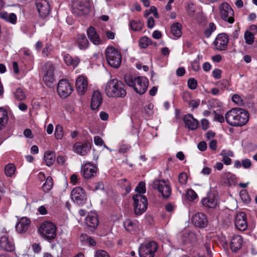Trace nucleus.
<instances>
[{"mask_svg":"<svg viewBox=\"0 0 257 257\" xmlns=\"http://www.w3.org/2000/svg\"><path fill=\"white\" fill-rule=\"evenodd\" d=\"M227 123L233 126H241L248 121V112L242 108H234L226 112L225 116Z\"/></svg>","mask_w":257,"mask_h":257,"instance_id":"f257e3e1","label":"nucleus"},{"mask_svg":"<svg viewBox=\"0 0 257 257\" xmlns=\"http://www.w3.org/2000/svg\"><path fill=\"white\" fill-rule=\"evenodd\" d=\"M123 83L116 79L109 81L105 86L106 95L109 97H124L126 92Z\"/></svg>","mask_w":257,"mask_h":257,"instance_id":"f03ea898","label":"nucleus"},{"mask_svg":"<svg viewBox=\"0 0 257 257\" xmlns=\"http://www.w3.org/2000/svg\"><path fill=\"white\" fill-rule=\"evenodd\" d=\"M56 230L55 225L49 221L43 222L39 228V232L41 236L49 241L56 237Z\"/></svg>","mask_w":257,"mask_h":257,"instance_id":"7ed1b4c3","label":"nucleus"},{"mask_svg":"<svg viewBox=\"0 0 257 257\" xmlns=\"http://www.w3.org/2000/svg\"><path fill=\"white\" fill-rule=\"evenodd\" d=\"M106 59L112 67L118 68L121 62V55L119 51L113 47H108L105 50Z\"/></svg>","mask_w":257,"mask_h":257,"instance_id":"20e7f679","label":"nucleus"},{"mask_svg":"<svg viewBox=\"0 0 257 257\" xmlns=\"http://www.w3.org/2000/svg\"><path fill=\"white\" fill-rule=\"evenodd\" d=\"M158 249V244L155 241L147 242L141 244L139 248L140 257H154Z\"/></svg>","mask_w":257,"mask_h":257,"instance_id":"39448f33","label":"nucleus"},{"mask_svg":"<svg viewBox=\"0 0 257 257\" xmlns=\"http://www.w3.org/2000/svg\"><path fill=\"white\" fill-rule=\"evenodd\" d=\"M134 204L135 213L141 215L146 211L148 207L147 197L142 194H135L133 197Z\"/></svg>","mask_w":257,"mask_h":257,"instance_id":"423d86ee","label":"nucleus"},{"mask_svg":"<svg viewBox=\"0 0 257 257\" xmlns=\"http://www.w3.org/2000/svg\"><path fill=\"white\" fill-rule=\"evenodd\" d=\"M152 187L157 190L165 199L168 198L171 194L169 183L164 180H156L153 183Z\"/></svg>","mask_w":257,"mask_h":257,"instance_id":"0eeeda50","label":"nucleus"},{"mask_svg":"<svg viewBox=\"0 0 257 257\" xmlns=\"http://www.w3.org/2000/svg\"><path fill=\"white\" fill-rule=\"evenodd\" d=\"M89 0H72L73 13L81 16L89 11Z\"/></svg>","mask_w":257,"mask_h":257,"instance_id":"6e6552de","label":"nucleus"},{"mask_svg":"<svg viewBox=\"0 0 257 257\" xmlns=\"http://www.w3.org/2000/svg\"><path fill=\"white\" fill-rule=\"evenodd\" d=\"M219 9L221 18L223 20L229 24L234 23V11L228 3H222L219 6Z\"/></svg>","mask_w":257,"mask_h":257,"instance_id":"1a4fd4ad","label":"nucleus"},{"mask_svg":"<svg viewBox=\"0 0 257 257\" xmlns=\"http://www.w3.org/2000/svg\"><path fill=\"white\" fill-rule=\"evenodd\" d=\"M71 197L72 201L79 205L84 204L87 199L85 190L79 187L73 189L71 193Z\"/></svg>","mask_w":257,"mask_h":257,"instance_id":"9d476101","label":"nucleus"},{"mask_svg":"<svg viewBox=\"0 0 257 257\" xmlns=\"http://www.w3.org/2000/svg\"><path fill=\"white\" fill-rule=\"evenodd\" d=\"M72 91V86L67 80L62 79L59 81L57 85V92L61 98H66Z\"/></svg>","mask_w":257,"mask_h":257,"instance_id":"9b49d317","label":"nucleus"},{"mask_svg":"<svg viewBox=\"0 0 257 257\" xmlns=\"http://www.w3.org/2000/svg\"><path fill=\"white\" fill-rule=\"evenodd\" d=\"M54 66L50 63H46L43 67L44 73L43 81L47 85L50 86L51 84L54 81Z\"/></svg>","mask_w":257,"mask_h":257,"instance_id":"f8f14e48","label":"nucleus"},{"mask_svg":"<svg viewBox=\"0 0 257 257\" xmlns=\"http://www.w3.org/2000/svg\"><path fill=\"white\" fill-rule=\"evenodd\" d=\"M229 41V36L225 33L217 35L213 44L215 49L219 51H224L227 49Z\"/></svg>","mask_w":257,"mask_h":257,"instance_id":"ddd939ff","label":"nucleus"},{"mask_svg":"<svg viewBox=\"0 0 257 257\" xmlns=\"http://www.w3.org/2000/svg\"><path fill=\"white\" fill-rule=\"evenodd\" d=\"M134 88L136 92L140 94H144L147 90L149 84L148 79L146 77H136Z\"/></svg>","mask_w":257,"mask_h":257,"instance_id":"4468645a","label":"nucleus"},{"mask_svg":"<svg viewBox=\"0 0 257 257\" xmlns=\"http://www.w3.org/2000/svg\"><path fill=\"white\" fill-rule=\"evenodd\" d=\"M35 4L40 17L45 18L49 15L50 6L47 0H37Z\"/></svg>","mask_w":257,"mask_h":257,"instance_id":"2eb2a0df","label":"nucleus"},{"mask_svg":"<svg viewBox=\"0 0 257 257\" xmlns=\"http://www.w3.org/2000/svg\"><path fill=\"white\" fill-rule=\"evenodd\" d=\"M91 148V144L88 142H77L73 145V151L74 152L81 156H85L90 151Z\"/></svg>","mask_w":257,"mask_h":257,"instance_id":"dca6fc26","label":"nucleus"},{"mask_svg":"<svg viewBox=\"0 0 257 257\" xmlns=\"http://www.w3.org/2000/svg\"><path fill=\"white\" fill-rule=\"evenodd\" d=\"M234 224L236 228L240 231H244L247 228L246 215L244 212H240L236 215Z\"/></svg>","mask_w":257,"mask_h":257,"instance_id":"f3484780","label":"nucleus"},{"mask_svg":"<svg viewBox=\"0 0 257 257\" xmlns=\"http://www.w3.org/2000/svg\"><path fill=\"white\" fill-rule=\"evenodd\" d=\"M192 221L196 226L200 228H204L208 224L206 216L201 212L194 214L192 218Z\"/></svg>","mask_w":257,"mask_h":257,"instance_id":"a211bd4d","label":"nucleus"},{"mask_svg":"<svg viewBox=\"0 0 257 257\" xmlns=\"http://www.w3.org/2000/svg\"><path fill=\"white\" fill-rule=\"evenodd\" d=\"M0 247L7 251H13L15 249L13 239L6 235L2 236L0 238Z\"/></svg>","mask_w":257,"mask_h":257,"instance_id":"6ab92c4d","label":"nucleus"},{"mask_svg":"<svg viewBox=\"0 0 257 257\" xmlns=\"http://www.w3.org/2000/svg\"><path fill=\"white\" fill-rule=\"evenodd\" d=\"M75 86L78 93L79 95L84 94L88 88L87 78L83 76H79L76 80Z\"/></svg>","mask_w":257,"mask_h":257,"instance_id":"aec40b11","label":"nucleus"},{"mask_svg":"<svg viewBox=\"0 0 257 257\" xmlns=\"http://www.w3.org/2000/svg\"><path fill=\"white\" fill-rule=\"evenodd\" d=\"M30 223V219L26 217H22L16 225L17 231L20 233L26 232L29 228Z\"/></svg>","mask_w":257,"mask_h":257,"instance_id":"412c9836","label":"nucleus"},{"mask_svg":"<svg viewBox=\"0 0 257 257\" xmlns=\"http://www.w3.org/2000/svg\"><path fill=\"white\" fill-rule=\"evenodd\" d=\"M183 121L185 126L191 130H194L198 127V122L191 114L185 115L183 117Z\"/></svg>","mask_w":257,"mask_h":257,"instance_id":"4be33fe9","label":"nucleus"},{"mask_svg":"<svg viewBox=\"0 0 257 257\" xmlns=\"http://www.w3.org/2000/svg\"><path fill=\"white\" fill-rule=\"evenodd\" d=\"M201 202L204 207L208 208H214L217 205L215 196L212 194H210L206 197L203 198Z\"/></svg>","mask_w":257,"mask_h":257,"instance_id":"5701e85b","label":"nucleus"},{"mask_svg":"<svg viewBox=\"0 0 257 257\" xmlns=\"http://www.w3.org/2000/svg\"><path fill=\"white\" fill-rule=\"evenodd\" d=\"M242 238L239 235H235L232 237L230 240V246L231 250L236 252L241 247Z\"/></svg>","mask_w":257,"mask_h":257,"instance_id":"b1692460","label":"nucleus"},{"mask_svg":"<svg viewBox=\"0 0 257 257\" xmlns=\"http://www.w3.org/2000/svg\"><path fill=\"white\" fill-rule=\"evenodd\" d=\"M87 36L90 41L94 45H98L102 43L99 36L93 27H90L87 31Z\"/></svg>","mask_w":257,"mask_h":257,"instance_id":"393cba45","label":"nucleus"},{"mask_svg":"<svg viewBox=\"0 0 257 257\" xmlns=\"http://www.w3.org/2000/svg\"><path fill=\"white\" fill-rule=\"evenodd\" d=\"M83 174L84 178L89 179L96 174V168L90 163H87L83 166Z\"/></svg>","mask_w":257,"mask_h":257,"instance_id":"a878e982","label":"nucleus"},{"mask_svg":"<svg viewBox=\"0 0 257 257\" xmlns=\"http://www.w3.org/2000/svg\"><path fill=\"white\" fill-rule=\"evenodd\" d=\"M102 103V97L100 92L94 91L93 93L91 101V107L92 109H97Z\"/></svg>","mask_w":257,"mask_h":257,"instance_id":"bb28decb","label":"nucleus"},{"mask_svg":"<svg viewBox=\"0 0 257 257\" xmlns=\"http://www.w3.org/2000/svg\"><path fill=\"white\" fill-rule=\"evenodd\" d=\"M123 226L128 232H135L138 229V221L127 219L123 222Z\"/></svg>","mask_w":257,"mask_h":257,"instance_id":"cd10ccee","label":"nucleus"},{"mask_svg":"<svg viewBox=\"0 0 257 257\" xmlns=\"http://www.w3.org/2000/svg\"><path fill=\"white\" fill-rule=\"evenodd\" d=\"M89 43L85 34H79L77 38V45L81 50H85L89 46Z\"/></svg>","mask_w":257,"mask_h":257,"instance_id":"c85d7f7f","label":"nucleus"},{"mask_svg":"<svg viewBox=\"0 0 257 257\" xmlns=\"http://www.w3.org/2000/svg\"><path fill=\"white\" fill-rule=\"evenodd\" d=\"M64 60L68 66H71L75 68L80 63V59L77 57H72L69 54H65L64 56Z\"/></svg>","mask_w":257,"mask_h":257,"instance_id":"c756f323","label":"nucleus"},{"mask_svg":"<svg viewBox=\"0 0 257 257\" xmlns=\"http://www.w3.org/2000/svg\"><path fill=\"white\" fill-rule=\"evenodd\" d=\"M85 223L89 227L96 228L99 221L96 215H88L85 218Z\"/></svg>","mask_w":257,"mask_h":257,"instance_id":"7c9ffc66","label":"nucleus"},{"mask_svg":"<svg viewBox=\"0 0 257 257\" xmlns=\"http://www.w3.org/2000/svg\"><path fill=\"white\" fill-rule=\"evenodd\" d=\"M44 160L48 166H52L55 161V153L53 151H47L44 155Z\"/></svg>","mask_w":257,"mask_h":257,"instance_id":"2f4dec72","label":"nucleus"},{"mask_svg":"<svg viewBox=\"0 0 257 257\" xmlns=\"http://www.w3.org/2000/svg\"><path fill=\"white\" fill-rule=\"evenodd\" d=\"M182 25L179 23H175L171 26V32L175 37L179 38L182 35Z\"/></svg>","mask_w":257,"mask_h":257,"instance_id":"473e14b6","label":"nucleus"},{"mask_svg":"<svg viewBox=\"0 0 257 257\" xmlns=\"http://www.w3.org/2000/svg\"><path fill=\"white\" fill-rule=\"evenodd\" d=\"M53 186V181L51 177L48 176L44 184L42 186V189L44 193H46L49 192L52 189Z\"/></svg>","mask_w":257,"mask_h":257,"instance_id":"72a5a7b5","label":"nucleus"},{"mask_svg":"<svg viewBox=\"0 0 257 257\" xmlns=\"http://www.w3.org/2000/svg\"><path fill=\"white\" fill-rule=\"evenodd\" d=\"M8 113L4 109L0 108V130H2L7 123Z\"/></svg>","mask_w":257,"mask_h":257,"instance_id":"f704fd0d","label":"nucleus"},{"mask_svg":"<svg viewBox=\"0 0 257 257\" xmlns=\"http://www.w3.org/2000/svg\"><path fill=\"white\" fill-rule=\"evenodd\" d=\"M129 25L134 31H141L143 27V24L140 21L132 20L130 22Z\"/></svg>","mask_w":257,"mask_h":257,"instance_id":"c9c22d12","label":"nucleus"},{"mask_svg":"<svg viewBox=\"0 0 257 257\" xmlns=\"http://www.w3.org/2000/svg\"><path fill=\"white\" fill-rule=\"evenodd\" d=\"M81 241L84 243H87L91 246H95L96 241L91 237L88 236L86 234H82L80 237Z\"/></svg>","mask_w":257,"mask_h":257,"instance_id":"e433bc0d","label":"nucleus"},{"mask_svg":"<svg viewBox=\"0 0 257 257\" xmlns=\"http://www.w3.org/2000/svg\"><path fill=\"white\" fill-rule=\"evenodd\" d=\"M2 18L5 19L6 21L9 22L13 24H15L17 21V18L14 13H4L2 15Z\"/></svg>","mask_w":257,"mask_h":257,"instance_id":"4c0bfd02","label":"nucleus"},{"mask_svg":"<svg viewBox=\"0 0 257 257\" xmlns=\"http://www.w3.org/2000/svg\"><path fill=\"white\" fill-rule=\"evenodd\" d=\"M55 137L57 140H61L64 136L63 126L61 124H57L55 130Z\"/></svg>","mask_w":257,"mask_h":257,"instance_id":"58836bf2","label":"nucleus"},{"mask_svg":"<svg viewBox=\"0 0 257 257\" xmlns=\"http://www.w3.org/2000/svg\"><path fill=\"white\" fill-rule=\"evenodd\" d=\"M14 96L16 99L20 101L24 100L26 97L25 92L21 88H18L16 90Z\"/></svg>","mask_w":257,"mask_h":257,"instance_id":"ea45409f","label":"nucleus"},{"mask_svg":"<svg viewBox=\"0 0 257 257\" xmlns=\"http://www.w3.org/2000/svg\"><path fill=\"white\" fill-rule=\"evenodd\" d=\"M216 27L215 25L213 23H210L205 30L204 34L206 38H209L212 33L216 30Z\"/></svg>","mask_w":257,"mask_h":257,"instance_id":"a19ab883","label":"nucleus"},{"mask_svg":"<svg viewBox=\"0 0 257 257\" xmlns=\"http://www.w3.org/2000/svg\"><path fill=\"white\" fill-rule=\"evenodd\" d=\"M152 44V40L147 37H143L140 39L139 45L142 48H146L148 46Z\"/></svg>","mask_w":257,"mask_h":257,"instance_id":"79ce46f5","label":"nucleus"},{"mask_svg":"<svg viewBox=\"0 0 257 257\" xmlns=\"http://www.w3.org/2000/svg\"><path fill=\"white\" fill-rule=\"evenodd\" d=\"M244 39L247 44L251 45L254 42V37L250 32L246 31L244 33Z\"/></svg>","mask_w":257,"mask_h":257,"instance_id":"37998d69","label":"nucleus"},{"mask_svg":"<svg viewBox=\"0 0 257 257\" xmlns=\"http://www.w3.org/2000/svg\"><path fill=\"white\" fill-rule=\"evenodd\" d=\"M124 80L126 84L130 87L134 88L135 81H136V77H134L131 75H125Z\"/></svg>","mask_w":257,"mask_h":257,"instance_id":"c03bdc74","label":"nucleus"},{"mask_svg":"<svg viewBox=\"0 0 257 257\" xmlns=\"http://www.w3.org/2000/svg\"><path fill=\"white\" fill-rule=\"evenodd\" d=\"M5 171L7 176L11 177L15 173V167L12 164H8L5 167Z\"/></svg>","mask_w":257,"mask_h":257,"instance_id":"a18cd8bd","label":"nucleus"},{"mask_svg":"<svg viewBox=\"0 0 257 257\" xmlns=\"http://www.w3.org/2000/svg\"><path fill=\"white\" fill-rule=\"evenodd\" d=\"M226 183L229 186L234 185L236 182V176L232 174L231 173H228L227 174H226Z\"/></svg>","mask_w":257,"mask_h":257,"instance_id":"49530a36","label":"nucleus"},{"mask_svg":"<svg viewBox=\"0 0 257 257\" xmlns=\"http://www.w3.org/2000/svg\"><path fill=\"white\" fill-rule=\"evenodd\" d=\"M186 197L189 201H193L197 197V194L192 189H189L186 191Z\"/></svg>","mask_w":257,"mask_h":257,"instance_id":"de8ad7c7","label":"nucleus"},{"mask_svg":"<svg viewBox=\"0 0 257 257\" xmlns=\"http://www.w3.org/2000/svg\"><path fill=\"white\" fill-rule=\"evenodd\" d=\"M239 195L241 199L243 202L248 203L250 202V198L245 190H241L240 192Z\"/></svg>","mask_w":257,"mask_h":257,"instance_id":"09e8293b","label":"nucleus"},{"mask_svg":"<svg viewBox=\"0 0 257 257\" xmlns=\"http://www.w3.org/2000/svg\"><path fill=\"white\" fill-rule=\"evenodd\" d=\"M188 87L192 90H194L197 86V81L193 78H189L187 82Z\"/></svg>","mask_w":257,"mask_h":257,"instance_id":"8fccbe9b","label":"nucleus"},{"mask_svg":"<svg viewBox=\"0 0 257 257\" xmlns=\"http://www.w3.org/2000/svg\"><path fill=\"white\" fill-rule=\"evenodd\" d=\"M135 191L140 194L145 193L146 192L145 183L140 182L136 188Z\"/></svg>","mask_w":257,"mask_h":257,"instance_id":"3c124183","label":"nucleus"},{"mask_svg":"<svg viewBox=\"0 0 257 257\" xmlns=\"http://www.w3.org/2000/svg\"><path fill=\"white\" fill-rule=\"evenodd\" d=\"M220 155L223 157L222 161L226 165H230L231 162V160L228 156H226V152L225 150H223L220 153Z\"/></svg>","mask_w":257,"mask_h":257,"instance_id":"603ef678","label":"nucleus"},{"mask_svg":"<svg viewBox=\"0 0 257 257\" xmlns=\"http://www.w3.org/2000/svg\"><path fill=\"white\" fill-rule=\"evenodd\" d=\"M154 108V105L152 103H150L147 106H145L144 108L145 112L149 115L151 116L153 114V109Z\"/></svg>","mask_w":257,"mask_h":257,"instance_id":"864d4df0","label":"nucleus"},{"mask_svg":"<svg viewBox=\"0 0 257 257\" xmlns=\"http://www.w3.org/2000/svg\"><path fill=\"white\" fill-rule=\"evenodd\" d=\"M178 181L179 183L184 185L186 184L187 181V175L185 173H181L178 176Z\"/></svg>","mask_w":257,"mask_h":257,"instance_id":"5fc2aeb1","label":"nucleus"},{"mask_svg":"<svg viewBox=\"0 0 257 257\" xmlns=\"http://www.w3.org/2000/svg\"><path fill=\"white\" fill-rule=\"evenodd\" d=\"M187 12L189 16L192 17L195 13V8L193 4H189L187 8Z\"/></svg>","mask_w":257,"mask_h":257,"instance_id":"6e6d98bb","label":"nucleus"},{"mask_svg":"<svg viewBox=\"0 0 257 257\" xmlns=\"http://www.w3.org/2000/svg\"><path fill=\"white\" fill-rule=\"evenodd\" d=\"M95 257H109L107 252L103 250H99L96 251Z\"/></svg>","mask_w":257,"mask_h":257,"instance_id":"4d7b16f0","label":"nucleus"},{"mask_svg":"<svg viewBox=\"0 0 257 257\" xmlns=\"http://www.w3.org/2000/svg\"><path fill=\"white\" fill-rule=\"evenodd\" d=\"M131 147L126 144L121 145L118 150V152L120 153H125L130 149Z\"/></svg>","mask_w":257,"mask_h":257,"instance_id":"13d9d810","label":"nucleus"},{"mask_svg":"<svg viewBox=\"0 0 257 257\" xmlns=\"http://www.w3.org/2000/svg\"><path fill=\"white\" fill-rule=\"evenodd\" d=\"M221 71L219 69H215L212 71V75L213 77L216 79H219L221 78Z\"/></svg>","mask_w":257,"mask_h":257,"instance_id":"bf43d9fd","label":"nucleus"},{"mask_svg":"<svg viewBox=\"0 0 257 257\" xmlns=\"http://www.w3.org/2000/svg\"><path fill=\"white\" fill-rule=\"evenodd\" d=\"M241 165L245 169L249 168L251 165V162L250 160L248 159H244L241 162Z\"/></svg>","mask_w":257,"mask_h":257,"instance_id":"052dcab7","label":"nucleus"},{"mask_svg":"<svg viewBox=\"0 0 257 257\" xmlns=\"http://www.w3.org/2000/svg\"><path fill=\"white\" fill-rule=\"evenodd\" d=\"M94 144L97 146H102L104 144L103 140L99 136H95L94 138Z\"/></svg>","mask_w":257,"mask_h":257,"instance_id":"680f3d73","label":"nucleus"},{"mask_svg":"<svg viewBox=\"0 0 257 257\" xmlns=\"http://www.w3.org/2000/svg\"><path fill=\"white\" fill-rule=\"evenodd\" d=\"M214 113H215L214 120L217 121L220 123L224 122V118L223 116L221 114L216 113L214 111Z\"/></svg>","mask_w":257,"mask_h":257,"instance_id":"e2e57ef3","label":"nucleus"},{"mask_svg":"<svg viewBox=\"0 0 257 257\" xmlns=\"http://www.w3.org/2000/svg\"><path fill=\"white\" fill-rule=\"evenodd\" d=\"M232 101L238 104H241L242 102L240 97L237 94H234L232 97Z\"/></svg>","mask_w":257,"mask_h":257,"instance_id":"0e129e2a","label":"nucleus"},{"mask_svg":"<svg viewBox=\"0 0 257 257\" xmlns=\"http://www.w3.org/2000/svg\"><path fill=\"white\" fill-rule=\"evenodd\" d=\"M197 147L200 151L203 152L207 149V144L205 142L202 141L198 144Z\"/></svg>","mask_w":257,"mask_h":257,"instance_id":"69168bd1","label":"nucleus"},{"mask_svg":"<svg viewBox=\"0 0 257 257\" xmlns=\"http://www.w3.org/2000/svg\"><path fill=\"white\" fill-rule=\"evenodd\" d=\"M218 83L220 85L223 86L222 87H221V88L222 92H223L224 91V88H225L226 87H227L229 85V82H228V80H227L226 79L222 80L221 81H219L218 82Z\"/></svg>","mask_w":257,"mask_h":257,"instance_id":"338daca9","label":"nucleus"},{"mask_svg":"<svg viewBox=\"0 0 257 257\" xmlns=\"http://www.w3.org/2000/svg\"><path fill=\"white\" fill-rule=\"evenodd\" d=\"M199 99L192 100L190 101L189 102V105L191 106L193 108H197L199 105Z\"/></svg>","mask_w":257,"mask_h":257,"instance_id":"774afa93","label":"nucleus"}]
</instances>
